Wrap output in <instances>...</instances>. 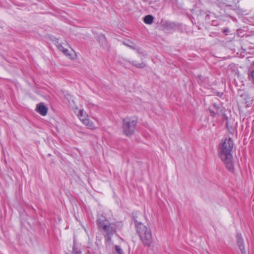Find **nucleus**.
<instances>
[{"instance_id": "14", "label": "nucleus", "mask_w": 254, "mask_h": 254, "mask_svg": "<svg viewBox=\"0 0 254 254\" xmlns=\"http://www.w3.org/2000/svg\"><path fill=\"white\" fill-rule=\"evenodd\" d=\"M81 251L76 247V245L73 244L71 254H81Z\"/></svg>"}, {"instance_id": "16", "label": "nucleus", "mask_w": 254, "mask_h": 254, "mask_svg": "<svg viewBox=\"0 0 254 254\" xmlns=\"http://www.w3.org/2000/svg\"><path fill=\"white\" fill-rule=\"evenodd\" d=\"M115 250L119 254H123V250L119 246H116Z\"/></svg>"}, {"instance_id": "20", "label": "nucleus", "mask_w": 254, "mask_h": 254, "mask_svg": "<svg viewBox=\"0 0 254 254\" xmlns=\"http://www.w3.org/2000/svg\"><path fill=\"white\" fill-rule=\"evenodd\" d=\"M251 76L254 79V69L252 71Z\"/></svg>"}, {"instance_id": "22", "label": "nucleus", "mask_w": 254, "mask_h": 254, "mask_svg": "<svg viewBox=\"0 0 254 254\" xmlns=\"http://www.w3.org/2000/svg\"><path fill=\"white\" fill-rule=\"evenodd\" d=\"M253 64L254 65V61L253 62Z\"/></svg>"}, {"instance_id": "9", "label": "nucleus", "mask_w": 254, "mask_h": 254, "mask_svg": "<svg viewBox=\"0 0 254 254\" xmlns=\"http://www.w3.org/2000/svg\"><path fill=\"white\" fill-rule=\"evenodd\" d=\"M82 123L89 129H93L95 128V126L94 123L90 121L88 119H82Z\"/></svg>"}, {"instance_id": "11", "label": "nucleus", "mask_w": 254, "mask_h": 254, "mask_svg": "<svg viewBox=\"0 0 254 254\" xmlns=\"http://www.w3.org/2000/svg\"><path fill=\"white\" fill-rule=\"evenodd\" d=\"M133 66L140 68H143L146 66V64L142 62L141 63H138L136 61H132L129 62Z\"/></svg>"}, {"instance_id": "23", "label": "nucleus", "mask_w": 254, "mask_h": 254, "mask_svg": "<svg viewBox=\"0 0 254 254\" xmlns=\"http://www.w3.org/2000/svg\"><path fill=\"white\" fill-rule=\"evenodd\" d=\"M65 254H69L68 253H66Z\"/></svg>"}, {"instance_id": "2", "label": "nucleus", "mask_w": 254, "mask_h": 254, "mask_svg": "<svg viewBox=\"0 0 254 254\" xmlns=\"http://www.w3.org/2000/svg\"><path fill=\"white\" fill-rule=\"evenodd\" d=\"M97 224L101 231L104 232V237L107 241H111L113 235L117 230L122 229L123 224L121 221H116L110 223L109 221L103 216H101L97 220Z\"/></svg>"}, {"instance_id": "15", "label": "nucleus", "mask_w": 254, "mask_h": 254, "mask_svg": "<svg viewBox=\"0 0 254 254\" xmlns=\"http://www.w3.org/2000/svg\"><path fill=\"white\" fill-rule=\"evenodd\" d=\"M208 110L209 111L210 116L212 117V118H215L216 117V115H217V113H215L211 108H209Z\"/></svg>"}, {"instance_id": "19", "label": "nucleus", "mask_w": 254, "mask_h": 254, "mask_svg": "<svg viewBox=\"0 0 254 254\" xmlns=\"http://www.w3.org/2000/svg\"><path fill=\"white\" fill-rule=\"evenodd\" d=\"M227 128H228L229 132H231V133H233V132L234 131L233 128L232 127H231L229 128L227 124Z\"/></svg>"}, {"instance_id": "8", "label": "nucleus", "mask_w": 254, "mask_h": 254, "mask_svg": "<svg viewBox=\"0 0 254 254\" xmlns=\"http://www.w3.org/2000/svg\"><path fill=\"white\" fill-rule=\"evenodd\" d=\"M213 107L216 110V113L218 116H225V110L224 108L216 103L213 104Z\"/></svg>"}, {"instance_id": "18", "label": "nucleus", "mask_w": 254, "mask_h": 254, "mask_svg": "<svg viewBox=\"0 0 254 254\" xmlns=\"http://www.w3.org/2000/svg\"><path fill=\"white\" fill-rule=\"evenodd\" d=\"M128 47H129L130 48L133 49V50H134L135 49V45L134 44H132V45H127Z\"/></svg>"}, {"instance_id": "21", "label": "nucleus", "mask_w": 254, "mask_h": 254, "mask_svg": "<svg viewBox=\"0 0 254 254\" xmlns=\"http://www.w3.org/2000/svg\"><path fill=\"white\" fill-rule=\"evenodd\" d=\"M198 77L200 78V77H201V75H198Z\"/></svg>"}, {"instance_id": "7", "label": "nucleus", "mask_w": 254, "mask_h": 254, "mask_svg": "<svg viewBox=\"0 0 254 254\" xmlns=\"http://www.w3.org/2000/svg\"><path fill=\"white\" fill-rule=\"evenodd\" d=\"M36 111L41 115L45 116L47 114L48 108L44 105L43 103H40L37 105Z\"/></svg>"}, {"instance_id": "4", "label": "nucleus", "mask_w": 254, "mask_h": 254, "mask_svg": "<svg viewBox=\"0 0 254 254\" xmlns=\"http://www.w3.org/2000/svg\"><path fill=\"white\" fill-rule=\"evenodd\" d=\"M137 124V119L132 118H126L123 120L122 129L123 133L127 136L132 135Z\"/></svg>"}, {"instance_id": "6", "label": "nucleus", "mask_w": 254, "mask_h": 254, "mask_svg": "<svg viewBox=\"0 0 254 254\" xmlns=\"http://www.w3.org/2000/svg\"><path fill=\"white\" fill-rule=\"evenodd\" d=\"M237 238V243L238 246L239 247L240 250H241L242 254H246V252L245 250V247L244 245V242L242 238V236L241 234L238 233L236 236Z\"/></svg>"}, {"instance_id": "10", "label": "nucleus", "mask_w": 254, "mask_h": 254, "mask_svg": "<svg viewBox=\"0 0 254 254\" xmlns=\"http://www.w3.org/2000/svg\"><path fill=\"white\" fill-rule=\"evenodd\" d=\"M154 17L152 15H146L143 18V21L145 24H151L153 23Z\"/></svg>"}, {"instance_id": "13", "label": "nucleus", "mask_w": 254, "mask_h": 254, "mask_svg": "<svg viewBox=\"0 0 254 254\" xmlns=\"http://www.w3.org/2000/svg\"><path fill=\"white\" fill-rule=\"evenodd\" d=\"M57 48L61 51H62L65 55L68 56V50L64 48L62 44H58L57 45Z\"/></svg>"}, {"instance_id": "17", "label": "nucleus", "mask_w": 254, "mask_h": 254, "mask_svg": "<svg viewBox=\"0 0 254 254\" xmlns=\"http://www.w3.org/2000/svg\"><path fill=\"white\" fill-rule=\"evenodd\" d=\"M52 40L53 41V42H55V44L56 45V46L58 44H60L59 43V39L56 38H54L53 39H52Z\"/></svg>"}, {"instance_id": "5", "label": "nucleus", "mask_w": 254, "mask_h": 254, "mask_svg": "<svg viewBox=\"0 0 254 254\" xmlns=\"http://www.w3.org/2000/svg\"><path fill=\"white\" fill-rule=\"evenodd\" d=\"M161 25L163 30L168 33H172L173 31L179 29L181 26L179 23L167 20L162 21Z\"/></svg>"}, {"instance_id": "12", "label": "nucleus", "mask_w": 254, "mask_h": 254, "mask_svg": "<svg viewBox=\"0 0 254 254\" xmlns=\"http://www.w3.org/2000/svg\"><path fill=\"white\" fill-rule=\"evenodd\" d=\"M78 118L82 122V119H88V116L86 114L85 112H84L83 110L80 111L79 114L78 115Z\"/></svg>"}, {"instance_id": "1", "label": "nucleus", "mask_w": 254, "mask_h": 254, "mask_svg": "<svg viewBox=\"0 0 254 254\" xmlns=\"http://www.w3.org/2000/svg\"><path fill=\"white\" fill-rule=\"evenodd\" d=\"M233 147V140L229 137L222 140L218 148L219 157L225 164L227 169L231 172H234V161L232 154Z\"/></svg>"}, {"instance_id": "3", "label": "nucleus", "mask_w": 254, "mask_h": 254, "mask_svg": "<svg viewBox=\"0 0 254 254\" xmlns=\"http://www.w3.org/2000/svg\"><path fill=\"white\" fill-rule=\"evenodd\" d=\"M137 233L144 246L150 247L152 243L151 229L142 223L135 221Z\"/></svg>"}]
</instances>
